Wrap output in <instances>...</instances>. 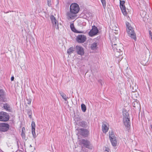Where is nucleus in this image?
<instances>
[{
  "label": "nucleus",
  "mask_w": 152,
  "mask_h": 152,
  "mask_svg": "<svg viewBox=\"0 0 152 152\" xmlns=\"http://www.w3.org/2000/svg\"><path fill=\"white\" fill-rule=\"evenodd\" d=\"M140 15L141 17L143 18L144 17L145 15H146V13L144 11L142 10L140 12Z\"/></svg>",
  "instance_id": "34"
},
{
  "label": "nucleus",
  "mask_w": 152,
  "mask_h": 152,
  "mask_svg": "<svg viewBox=\"0 0 152 152\" xmlns=\"http://www.w3.org/2000/svg\"><path fill=\"white\" fill-rule=\"evenodd\" d=\"M123 119V122L125 126L129 127L130 126V122L129 118H124Z\"/></svg>",
  "instance_id": "15"
},
{
  "label": "nucleus",
  "mask_w": 152,
  "mask_h": 152,
  "mask_svg": "<svg viewBox=\"0 0 152 152\" xmlns=\"http://www.w3.org/2000/svg\"><path fill=\"white\" fill-rule=\"evenodd\" d=\"M119 28H118L114 26L113 28V31H114V33H115V34H118V30Z\"/></svg>",
  "instance_id": "33"
},
{
  "label": "nucleus",
  "mask_w": 152,
  "mask_h": 152,
  "mask_svg": "<svg viewBox=\"0 0 152 152\" xmlns=\"http://www.w3.org/2000/svg\"><path fill=\"white\" fill-rule=\"evenodd\" d=\"M109 128L106 123H103L102 125V131L104 133H106L108 131Z\"/></svg>",
  "instance_id": "19"
},
{
  "label": "nucleus",
  "mask_w": 152,
  "mask_h": 152,
  "mask_svg": "<svg viewBox=\"0 0 152 152\" xmlns=\"http://www.w3.org/2000/svg\"><path fill=\"white\" fill-rule=\"evenodd\" d=\"M31 99L27 98L25 102L26 103L29 104L31 103Z\"/></svg>",
  "instance_id": "36"
},
{
  "label": "nucleus",
  "mask_w": 152,
  "mask_h": 152,
  "mask_svg": "<svg viewBox=\"0 0 152 152\" xmlns=\"http://www.w3.org/2000/svg\"><path fill=\"white\" fill-rule=\"evenodd\" d=\"M150 126L151 129H152V125H151Z\"/></svg>",
  "instance_id": "44"
},
{
  "label": "nucleus",
  "mask_w": 152,
  "mask_h": 152,
  "mask_svg": "<svg viewBox=\"0 0 152 152\" xmlns=\"http://www.w3.org/2000/svg\"><path fill=\"white\" fill-rule=\"evenodd\" d=\"M76 14L72 13L70 11V12H68L67 13V18L68 19H74L76 16Z\"/></svg>",
  "instance_id": "14"
},
{
  "label": "nucleus",
  "mask_w": 152,
  "mask_h": 152,
  "mask_svg": "<svg viewBox=\"0 0 152 152\" xmlns=\"http://www.w3.org/2000/svg\"><path fill=\"white\" fill-rule=\"evenodd\" d=\"M78 125L83 127H85L87 126V122L84 121H81L79 122L78 123Z\"/></svg>",
  "instance_id": "24"
},
{
  "label": "nucleus",
  "mask_w": 152,
  "mask_h": 152,
  "mask_svg": "<svg viewBox=\"0 0 152 152\" xmlns=\"http://www.w3.org/2000/svg\"><path fill=\"white\" fill-rule=\"evenodd\" d=\"M118 44H117V48L118 49L119 48H118Z\"/></svg>",
  "instance_id": "47"
},
{
  "label": "nucleus",
  "mask_w": 152,
  "mask_h": 152,
  "mask_svg": "<svg viewBox=\"0 0 152 152\" xmlns=\"http://www.w3.org/2000/svg\"><path fill=\"white\" fill-rule=\"evenodd\" d=\"M97 43L96 42H94L91 45V48L92 50H95L97 48Z\"/></svg>",
  "instance_id": "29"
},
{
  "label": "nucleus",
  "mask_w": 152,
  "mask_h": 152,
  "mask_svg": "<svg viewBox=\"0 0 152 152\" xmlns=\"http://www.w3.org/2000/svg\"><path fill=\"white\" fill-rule=\"evenodd\" d=\"M80 143L81 144H83V145L86 148H88L90 142L89 141L84 139H82L80 140Z\"/></svg>",
  "instance_id": "12"
},
{
  "label": "nucleus",
  "mask_w": 152,
  "mask_h": 152,
  "mask_svg": "<svg viewBox=\"0 0 152 152\" xmlns=\"http://www.w3.org/2000/svg\"><path fill=\"white\" fill-rule=\"evenodd\" d=\"M75 50L77 53L81 56L83 55L84 54V51L83 48L81 46L77 45L75 47Z\"/></svg>",
  "instance_id": "9"
},
{
  "label": "nucleus",
  "mask_w": 152,
  "mask_h": 152,
  "mask_svg": "<svg viewBox=\"0 0 152 152\" xmlns=\"http://www.w3.org/2000/svg\"><path fill=\"white\" fill-rule=\"evenodd\" d=\"M81 108L82 111L83 112H85L86 110V107L85 105L83 104H81Z\"/></svg>",
  "instance_id": "30"
},
{
  "label": "nucleus",
  "mask_w": 152,
  "mask_h": 152,
  "mask_svg": "<svg viewBox=\"0 0 152 152\" xmlns=\"http://www.w3.org/2000/svg\"><path fill=\"white\" fill-rule=\"evenodd\" d=\"M125 1H120V6L121 11L123 15L125 16L127 14H129V11L127 12L126 8L125 6Z\"/></svg>",
  "instance_id": "6"
},
{
  "label": "nucleus",
  "mask_w": 152,
  "mask_h": 152,
  "mask_svg": "<svg viewBox=\"0 0 152 152\" xmlns=\"http://www.w3.org/2000/svg\"><path fill=\"white\" fill-rule=\"evenodd\" d=\"M79 132L80 134L83 136H86L89 133V132L88 130L83 128L80 129L79 131Z\"/></svg>",
  "instance_id": "13"
},
{
  "label": "nucleus",
  "mask_w": 152,
  "mask_h": 152,
  "mask_svg": "<svg viewBox=\"0 0 152 152\" xmlns=\"http://www.w3.org/2000/svg\"><path fill=\"white\" fill-rule=\"evenodd\" d=\"M132 105L135 109H139L140 107V103L137 101H136L132 103Z\"/></svg>",
  "instance_id": "21"
},
{
  "label": "nucleus",
  "mask_w": 152,
  "mask_h": 152,
  "mask_svg": "<svg viewBox=\"0 0 152 152\" xmlns=\"http://www.w3.org/2000/svg\"><path fill=\"white\" fill-rule=\"evenodd\" d=\"M35 124L34 121H32L31 123L32 132L33 137L35 138L36 136L35 132Z\"/></svg>",
  "instance_id": "18"
},
{
  "label": "nucleus",
  "mask_w": 152,
  "mask_h": 152,
  "mask_svg": "<svg viewBox=\"0 0 152 152\" xmlns=\"http://www.w3.org/2000/svg\"><path fill=\"white\" fill-rule=\"evenodd\" d=\"M81 15L83 16V18L87 19V16H86V14L82 13L81 14Z\"/></svg>",
  "instance_id": "39"
},
{
  "label": "nucleus",
  "mask_w": 152,
  "mask_h": 152,
  "mask_svg": "<svg viewBox=\"0 0 152 152\" xmlns=\"http://www.w3.org/2000/svg\"><path fill=\"white\" fill-rule=\"evenodd\" d=\"M29 117L31 118V115H29Z\"/></svg>",
  "instance_id": "45"
},
{
  "label": "nucleus",
  "mask_w": 152,
  "mask_h": 152,
  "mask_svg": "<svg viewBox=\"0 0 152 152\" xmlns=\"http://www.w3.org/2000/svg\"><path fill=\"white\" fill-rule=\"evenodd\" d=\"M85 14L88 19L89 18H91V13L87 12H86Z\"/></svg>",
  "instance_id": "37"
},
{
  "label": "nucleus",
  "mask_w": 152,
  "mask_h": 152,
  "mask_svg": "<svg viewBox=\"0 0 152 152\" xmlns=\"http://www.w3.org/2000/svg\"><path fill=\"white\" fill-rule=\"evenodd\" d=\"M14 79V78L13 77H12L11 78V81L13 80Z\"/></svg>",
  "instance_id": "42"
},
{
  "label": "nucleus",
  "mask_w": 152,
  "mask_h": 152,
  "mask_svg": "<svg viewBox=\"0 0 152 152\" xmlns=\"http://www.w3.org/2000/svg\"><path fill=\"white\" fill-rule=\"evenodd\" d=\"M148 58L145 56L143 57L141 59V63L144 66H145L148 64Z\"/></svg>",
  "instance_id": "20"
},
{
  "label": "nucleus",
  "mask_w": 152,
  "mask_h": 152,
  "mask_svg": "<svg viewBox=\"0 0 152 152\" xmlns=\"http://www.w3.org/2000/svg\"><path fill=\"white\" fill-rule=\"evenodd\" d=\"M111 41L112 48H113V47L115 45L116 46V47L117 46V44H116V43L117 42V41H118V39L116 37H113L112 39L111 40Z\"/></svg>",
  "instance_id": "17"
},
{
  "label": "nucleus",
  "mask_w": 152,
  "mask_h": 152,
  "mask_svg": "<svg viewBox=\"0 0 152 152\" xmlns=\"http://www.w3.org/2000/svg\"><path fill=\"white\" fill-rule=\"evenodd\" d=\"M98 82L101 84V85L102 86V80H98Z\"/></svg>",
  "instance_id": "41"
},
{
  "label": "nucleus",
  "mask_w": 152,
  "mask_h": 152,
  "mask_svg": "<svg viewBox=\"0 0 152 152\" xmlns=\"http://www.w3.org/2000/svg\"><path fill=\"white\" fill-rule=\"evenodd\" d=\"M59 93L64 100L67 101L68 99H69L68 97H67L66 95L62 91H59Z\"/></svg>",
  "instance_id": "25"
},
{
  "label": "nucleus",
  "mask_w": 152,
  "mask_h": 152,
  "mask_svg": "<svg viewBox=\"0 0 152 152\" xmlns=\"http://www.w3.org/2000/svg\"><path fill=\"white\" fill-rule=\"evenodd\" d=\"M102 4V6L103 7L104 9H105L106 7V2L105 0H101Z\"/></svg>",
  "instance_id": "35"
},
{
  "label": "nucleus",
  "mask_w": 152,
  "mask_h": 152,
  "mask_svg": "<svg viewBox=\"0 0 152 152\" xmlns=\"http://www.w3.org/2000/svg\"><path fill=\"white\" fill-rule=\"evenodd\" d=\"M118 48H119L118 49V51H123L124 50V48H123V45L122 44L118 43Z\"/></svg>",
  "instance_id": "28"
},
{
  "label": "nucleus",
  "mask_w": 152,
  "mask_h": 152,
  "mask_svg": "<svg viewBox=\"0 0 152 152\" xmlns=\"http://www.w3.org/2000/svg\"><path fill=\"white\" fill-rule=\"evenodd\" d=\"M125 0H119L120 2V1H125Z\"/></svg>",
  "instance_id": "43"
},
{
  "label": "nucleus",
  "mask_w": 152,
  "mask_h": 152,
  "mask_svg": "<svg viewBox=\"0 0 152 152\" xmlns=\"http://www.w3.org/2000/svg\"><path fill=\"white\" fill-rule=\"evenodd\" d=\"M149 33L150 36L151 37V39L152 40V33L151 32V30L149 31Z\"/></svg>",
  "instance_id": "40"
},
{
  "label": "nucleus",
  "mask_w": 152,
  "mask_h": 152,
  "mask_svg": "<svg viewBox=\"0 0 152 152\" xmlns=\"http://www.w3.org/2000/svg\"><path fill=\"white\" fill-rule=\"evenodd\" d=\"M5 93L4 91L0 88V100L4 101H5Z\"/></svg>",
  "instance_id": "16"
},
{
  "label": "nucleus",
  "mask_w": 152,
  "mask_h": 152,
  "mask_svg": "<svg viewBox=\"0 0 152 152\" xmlns=\"http://www.w3.org/2000/svg\"><path fill=\"white\" fill-rule=\"evenodd\" d=\"M9 128V125L8 124L5 123L0 124V131L2 132H5L8 131Z\"/></svg>",
  "instance_id": "8"
},
{
  "label": "nucleus",
  "mask_w": 152,
  "mask_h": 152,
  "mask_svg": "<svg viewBox=\"0 0 152 152\" xmlns=\"http://www.w3.org/2000/svg\"><path fill=\"white\" fill-rule=\"evenodd\" d=\"M50 19L54 26L56 29H58V22L57 20L54 16L52 15L50 16Z\"/></svg>",
  "instance_id": "11"
},
{
  "label": "nucleus",
  "mask_w": 152,
  "mask_h": 152,
  "mask_svg": "<svg viewBox=\"0 0 152 152\" xmlns=\"http://www.w3.org/2000/svg\"><path fill=\"white\" fill-rule=\"evenodd\" d=\"M47 4L49 6H50L51 5V0H47Z\"/></svg>",
  "instance_id": "38"
},
{
  "label": "nucleus",
  "mask_w": 152,
  "mask_h": 152,
  "mask_svg": "<svg viewBox=\"0 0 152 152\" xmlns=\"http://www.w3.org/2000/svg\"><path fill=\"white\" fill-rule=\"evenodd\" d=\"M123 119L124 118H129V115L128 113L126 111H123Z\"/></svg>",
  "instance_id": "26"
},
{
  "label": "nucleus",
  "mask_w": 152,
  "mask_h": 152,
  "mask_svg": "<svg viewBox=\"0 0 152 152\" xmlns=\"http://www.w3.org/2000/svg\"><path fill=\"white\" fill-rule=\"evenodd\" d=\"M70 26L72 31L75 32L79 33H84L83 31H77L74 27L73 23L71 24Z\"/></svg>",
  "instance_id": "22"
},
{
  "label": "nucleus",
  "mask_w": 152,
  "mask_h": 152,
  "mask_svg": "<svg viewBox=\"0 0 152 152\" xmlns=\"http://www.w3.org/2000/svg\"><path fill=\"white\" fill-rule=\"evenodd\" d=\"M25 128L24 127H23L22 128V132L21 133V135L23 138H25Z\"/></svg>",
  "instance_id": "32"
},
{
  "label": "nucleus",
  "mask_w": 152,
  "mask_h": 152,
  "mask_svg": "<svg viewBox=\"0 0 152 152\" xmlns=\"http://www.w3.org/2000/svg\"><path fill=\"white\" fill-rule=\"evenodd\" d=\"M130 87H132V85H131L130 86Z\"/></svg>",
  "instance_id": "48"
},
{
  "label": "nucleus",
  "mask_w": 152,
  "mask_h": 152,
  "mask_svg": "<svg viewBox=\"0 0 152 152\" xmlns=\"http://www.w3.org/2000/svg\"><path fill=\"white\" fill-rule=\"evenodd\" d=\"M133 85L132 86V89L131 90L132 92H135L137 89V85H135L134 86L133 85Z\"/></svg>",
  "instance_id": "31"
},
{
  "label": "nucleus",
  "mask_w": 152,
  "mask_h": 152,
  "mask_svg": "<svg viewBox=\"0 0 152 152\" xmlns=\"http://www.w3.org/2000/svg\"><path fill=\"white\" fill-rule=\"evenodd\" d=\"M113 49L115 52V60L118 62H119L123 58V51H118L117 48L116 47L115 45L113 46Z\"/></svg>",
  "instance_id": "2"
},
{
  "label": "nucleus",
  "mask_w": 152,
  "mask_h": 152,
  "mask_svg": "<svg viewBox=\"0 0 152 152\" xmlns=\"http://www.w3.org/2000/svg\"><path fill=\"white\" fill-rule=\"evenodd\" d=\"M8 12H5V13H8Z\"/></svg>",
  "instance_id": "46"
},
{
  "label": "nucleus",
  "mask_w": 152,
  "mask_h": 152,
  "mask_svg": "<svg viewBox=\"0 0 152 152\" xmlns=\"http://www.w3.org/2000/svg\"><path fill=\"white\" fill-rule=\"evenodd\" d=\"M86 39V36L83 34L79 35L76 38V40L79 43L84 42Z\"/></svg>",
  "instance_id": "10"
},
{
  "label": "nucleus",
  "mask_w": 152,
  "mask_h": 152,
  "mask_svg": "<svg viewBox=\"0 0 152 152\" xmlns=\"http://www.w3.org/2000/svg\"><path fill=\"white\" fill-rule=\"evenodd\" d=\"M99 32V30L95 26H92V29L89 32V35L92 37L96 35Z\"/></svg>",
  "instance_id": "7"
},
{
  "label": "nucleus",
  "mask_w": 152,
  "mask_h": 152,
  "mask_svg": "<svg viewBox=\"0 0 152 152\" xmlns=\"http://www.w3.org/2000/svg\"><path fill=\"white\" fill-rule=\"evenodd\" d=\"M3 107L4 108L6 111L9 112H11V109L10 107V105L7 104L6 103L4 104Z\"/></svg>",
  "instance_id": "23"
},
{
  "label": "nucleus",
  "mask_w": 152,
  "mask_h": 152,
  "mask_svg": "<svg viewBox=\"0 0 152 152\" xmlns=\"http://www.w3.org/2000/svg\"><path fill=\"white\" fill-rule=\"evenodd\" d=\"M109 137L112 145L113 146H115L117 144V141L114 133L111 131L109 132Z\"/></svg>",
  "instance_id": "3"
},
{
  "label": "nucleus",
  "mask_w": 152,
  "mask_h": 152,
  "mask_svg": "<svg viewBox=\"0 0 152 152\" xmlns=\"http://www.w3.org/2000/svg\"><path fill=\"white\" fill-rule=\"evenodd\" d=\"M75 51V48L73 47L70 48L67 51V53L69 55L73 53Z\"/></svg>",
  "instance_id": "27"
},
{
  "label": "nucleus",
  "mask_w": 152,
  "mask_h": 152,
  "mask_svg": "<svg viewBox=\"0 0 152 152\" xmlns=\"http://www.w3.org/2000/svg\"><path fill=\"white\" fill-rule=\"evenodd\" d=\"M79 10V6L77 4H72L70 6V10L72 13L76 14L78 12Z\"/></svg>",
  "instance_id": "4"
},
{
  "label": "nucleus",
  "mask_w": 152,
  "mask_h": 152,
  "mask_svg": "<svg viewBox=\"0 0 152 152\" xmlns=\"http://www.w3.org/2000/svg\"><path fill=\"white\" fill-rule=\"evenodd\" d=\"M9 116L6 112H2L0 113V121H6L9 119Z\"/></svg>",
  "instance_id": "5"
},
{
  "label": "nucleus",
  "mask_w": 152,
  "mask_h": 152,
  "mask_svg": "<svg viewBox=\"0 0 152 152\" xmlns=\"http://www.w3.org/2000/svg\"><path fill=\"white\" fill-rule=\"evenodd\" d=\"M126 24L127 27L126 31L129 36L135 40L136 37L133 28L130 26L129 23L126 22Z\"/></svg>",
  "instance_id": "1"
}]
</instances>
